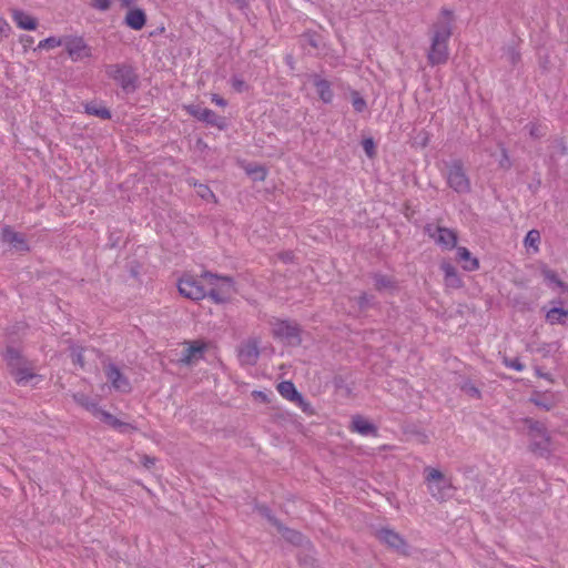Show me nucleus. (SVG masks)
Returning <instances> with one entry per match:
<instances>
[{
	"label": "nucleus",
	"mask_w": 568,
	"mask_h": 568,
	"mask_svg": "<svg viewBox=\"0 0 568 568\" xmlns=\"http://www.w3.org/2000/svg\"><path fill=\"white\" fill-rule=\"evenodd\" d=\"M458 262L463 264L465 271H475L479 267V261L473 256L470 251H460L458 254Z\"/></svg>",
	"instance_id": "29"
},
{
	"label": "nucleus",
	"mask_w": 568,
	"mask_h": 568,
	"mask_svg": "<svg viewBox=\"0 0 568 568\" xmlns=\"http://www.w3.org/2000/svg\"><path fill=\"white\" fill-rule=\"evenodd\" d=\"M293 403H295L304 413L312 415L314 414V409L312 405L304 399L302 394L300 395V399H295Z\"/></svg>",
	"instance_id": "42"
},
{
	"label": "nucleus",
	"mask_w": 568,
	"mask_h": 568,
	"mask_svg": "<svg viewBox=\"0 0 568 568\" xmlns=\"http://www.w3.org/2000/svg\"><path fill=\"white\" fill-rule=\"evenodd\" d=\"M4 359L8 363V366L11 368L20 365L22 363V357L20 355V352L14 347H8L4 353Z\"/></svg>",
	"instance_id": "32"
},
{
	"label": "nucleus",
	"mask_w": 568,
	"mask_h": 568,
	"mask_svg": "<svg viewBox=\"0 0 568 568\" xmlns=\"http://www.w3.org/2000/svg\"><path fill=\"white\" fill-rule=\"evenodd\" d=\"M352 105L356 112H363L366 109V101L361 97L357 91H353L351 94Z\"/></svg>",
	"instance_id": "37"
},
{
	"label": "nucleus",
	"mask_w": 568,
	"mask_h": 568,
	"mask_svg": "<svg viewBox=\"0 0 568 568\" xmlns=\"http://www.w3.org/2000/svg\"><path fill=\"white\" fill-rule=\"evenodd\" d=\"M84 109H85V113H88L89 115H94V116H98V118L104 119V120L111 118V112L103 105L88 103V104H85Z\"/></svg>",
	"instance_id": "30"
},
{
	"label": "nucleus",
	"mask_w": 568,
	"mask_h": 568,
	"mask_svg": "<svg viewBox=\"0 0 568 568\" xmlns=\"http://www.w3.org/2000/svg\"><path fill=\"white\" fill-rule=\"evenodd\" d=\"M525 424L530 437V449L541 457L548 456L551 453V439L545 424L532 418H526Z\"/></svg>",
	"instance_id": "2"
},
{
	"label": "nucleus",
	"mask_w": 568,
	"mask_h": 568,
	"mask_svg": "<svg viewBox=\"0 0 568 568\" xmlns=\"http://www.w3.org/2000/svg\"><path fill=\"white\" fill-rule=\"evenodd\" d=\"M122 7L130 8L134 0H119Z\"/></svg>",
	"instance_id": "53"
},
{
	"label": "nucleus",
	"mask_w": 568,
	"mask_h": 568,
	"mask_svg": "<svg viewBox=\"0 0 568 568\" xmlns=\"http://www.w3.org/2000/svg\"><path fill=\"white\" fill-rule=\"evenodd\" d=\"M540 272H541L544 280L547 282V284L549 286H555V287L559 288L560 292H562V293L568 291V284L562 282L555 271H552L549 267L544 265L541 267Z\"/></svg>",
	"instance_id": "21"
},
{
	"label": "nucleus",
	"mask_w": 568,
	"mask_h": 568,
	"mask_svg": "<svg viewBox=\"0 0 568 568\" xmlns=\"http://www.w3.org/2000/svg\"><path fill=\"white\" fill-rule=\"evenodd\" d=\"M257 511L265 517L273 526H275L278 530L283 529V524L273 516L272 511L267 506L261 505L256 507Z\"/></svg>",
	"instance_id": "35"
},
{
	"label": "nucleus",
	"mask_w": 568,
	"mask_h": 568,
	"mask_svg": "<svg viewBox=\"0 0 568 568\" xmlns=\"http://www.w3.org/2000/svg\"><path fill=\"white\" fill-rule=\"evenodd\" d=\"M376 538L385 544L388 548L397 551L402 555H407V542L406 540L395 530L384 527L375 532Z\"/></svg>",
	"instance_id": "9"
},
{
	"label": "nucleus",
	"mask_w": 568,
	"mask_h": 568,
	"mask_svg": "<svg viewBox=\"0 0 568 568\" xmlns=\"http://www.w3.org/2000/svg\"><path fill=\"white\" fill-rule=\"evenodd\" d=\"M11 33V27L8 21L0 17V37H9Z\"/></svg>",
	"instance_id": "45"
},
{
	"label": "nucleus",
	"mask_w": 568,
	"mask_h": 568,
	"mask_svg": "<svg viewBox=\"0 0 568 568\" xmlns=\"http://www.w3.org/2000/svg\"><path fill=\"white\" fill-rule=\"evenodd\" d=\"M247 173L253 175L254 179L260 180V181H264L267 175V171L263 166H255L252 169H247Z\"/></svg>",
	"instance_id": "41"
},
{
	"label": "nucleus",
	"mask_w": 568,
	"mask_h": 568,
	"mask_svg": "<svg viewBox=\"0 0 568 568\" xmlns=\"http://www.w3.org/2000/svg\"><path fill=\"white\" fill-rule=\"evenodd\" d=\"M73 399L77 404L91 412L94 416H98L101 412V408L98 406V404L91 400L90 397L83 393L73 394Z\"/></svg>",
	"instance_id": "25"
},
{
	"label": "nucleus",
	"mask_w": 568,
	"mask_h": 568,
	"mask_svg": "<svg viewBox=\"0 0 568 568\" xmlns=\"http://www.w3.org/2000/svg\"><path fill=\"white\" fill-rule=\"evenodd\" d=\"M97 417L102 419L104 423L110 425L112 428L120 430L121 433H125L129 430H136V427H134L133 425H131L129 423L121 422L119 418H116L115 416H113L112 414H110L106 410L101 409V412L99 413V415Z\"/></svg>",
	"instance_id": "19"
},
{
	"label": "nucleus",
	"mask_w": 568,
	"mask_h": 568,
	"mask_svg": "<svg viewBox=\"0 0 568 568\" xmlns=\"http://www.w3.org/2000/svg\"><path fill=\"white\" fill-rule=\"evenodd\" d=\"M453 12L448 9H443L438 20L433 24L430 47L427 52V60L430 65L445 64L448 61V41L453 33Z\"/></svg>",
	"instance_id": "1"
},
{
	"label": "nucleus",
	"mask_w": 568,
	"mask_h": 568,
	"mask_svg": "<svg viewBox=\"0 0 568 568\" xmlns=\"http://www.w3.org/2000/svg\"><path fill=\"white\" fill-rule=\"evenodd\" d=\"M181 295L193 301H200L206 296L204 286L193 276H183L178 284Z\"/></svg>",
	"instance_id": "10"
},
{
	"label": "nucleus",
	"mask_w": 568,
	"mask_h": 568,
	"mask_svg": "<svg viewBox=\"0 0 568 568\" xmlns=\"http://www.w3.org/2000/svg\"><path fill=\"white\" fill-rule=\"evenodd\" d=\"M546 321L550 325L568 326V311L562 307H552L546 313Z\"/></svg>",
	"instance_id": "22"
},
{
	"label": "nucleus",
	"mask_w": 568,
	"mask_h": 568,
	"mask_svg": "<svg viewBox=\"0 0 568 568\" xmlns=\"http://www.w3.org/2000/svg\"><path fill=\"white\" fill-rule=\"evenodd\" d=\"M314 87L317 90L320 99L324 103H331L332 102V100H333V91L331 89V83L327 80L322 79L320 77H315L314 78Z\"/></svg>",
	"instance_id": "23"
},
{
	"label": "nucleus",
	"mask_w": 568,
	"mask_h": 568,
	"mask_svg": "<svg viewBox=\"0 0 568 568\" xmlns=\"http://www.w3.org/2000/svg\"><path fill=\"white\" fill-rule=\"evenodd\" d=\"M140 463L150 469L155 465V458L144 454L140 456Z\"/></svg>",
	"instance_id": "46"
},
{
	"label": "nucleus",
	"mask_w": 568,
	"mask_h": 568,
	"mask_svg": "<svg viewBox=\"0 0 568 568\" xmlns=\"http://www.w3.org/2000/svg\"><path fill=\"white\" fill-rule=\"evenodd\" d=\"M424 473L425 483L430 496L434 499L442 503L452 496L450 491L454 489L452 480L447 478L439 469L426 467Z\"/></svg>",
	"instance_id": "3"
},
{
	"label": "nucleus",
	"mask_w": 568,
	"mask_h": 568,
	"mask_svg": "<svg viewBox=\"0 0 568 568\" xmlns=\"http://www.w3.org/2000/svg\"><path fill=\"white\" fill-rule=\"evenodd\" d=\"M193 185H194L196 193L200 197H202L205 201H212L214 203L217 202L215 194L207 185L202 184V183H195V182L193 183Z\"/></svg>",
	"instance_id": "33"
},
{
	"label": "nucleus",
	"mask_w": 568,
	"mask_h": 568,
	"mask_svg": "<svg viewBox=\"0 0 568 568\" xmlns=\"http://www.w3.org/2000/svg\"><path fill=\"white\" fill-rule=\"evenodd\" d=\"M203 352H204L203 344H201V345L192 344L183 351V356H182L181 361L185 364H191L194 361L201 358L203 355Z\"/></svg>",
	"instance_id": "26"
},
{
	"label": "nucleus",
	"mask_w": 568,
	"mask_h": 568,
	"mask_svg": "<svg viewBox=\"0 0 568 568\" xmlns=\"http://www.w3.org/2000/svg\"><path fill=\"white\" fill-rule=\"evenodd\" d=\"M425 232L443 248H454L457 244V234L454 230L428 224L425 226Z\"/></svg>",
	"instance_id": "8"
},
{
	"label": "nucleus",
	"mask_w": 568,
	"mask_h": 568,
	"mask_svg": "<svg viewBox=\"0 0 568 568\" xmlns=\"http://www.w3.org/2000/svg\"><path fill=\"white\" fill-rule=\"evenodd\" d=\"M211 101H212L214 104H216V105H219V106H221V108L226 106V101H225L223 98H221L219 94H212V97H211Z\"/></svg>",
	"instance_id": "49"
},
{
	"label": "nucleus",
	"mask_w": 568,
	"mask_h": 568,
	"mask_svg": "<svg viewBox=\"0 0 568 568\" xmlns=\"http://www.w3.org/2000/svg\"><path fill=\"white\" fill-rule=\"evenodd\" d=\"M64 41H65V37H63V38L49 37L47 39L41 40L38 43L37 49H40V50L55 49L58 47L64 45Z\"/></svg>",
	"instance_id": "31"
},
{
	"label": "nucleus",
	"mask_w": 568,
	"mask_h": 568,
	"mask_svg": "<svg viewBox=\"0 0 568 568\" xmlns=\"http://www.w3.org/2000/svg\"><path fill=\"white\" fill-rule=\"evenodd\" d=\"M21 42H23L24 45L31 44L33 42V39L31 37H26L21 39Z\"/></svg>",
	"instance_id": "54"
},
{
	"label": "nucleus",
	"mask_w": 568,
	"mask_h": 568,
	"mask_svg": "<svg viewBox=\"0 0 568 568\" xmlns=\"http://www.w3.org/2000/svg\"><path fill=\"white\" fill-rule=\"evenodd\" d=\"M1 240L3 244L11 246L24 245L26 239L22 233L14 231L11 226H4L1 231Z\"/></svg>",
	"instance_id": "20"
},
{
	"label": "nucleus",
	"mask_w": 568,
	"mask_h": 568,
	"mask_svg": "<svg viewBox=\"0 0 568 568\" xmlns=\"http://www.w3.org/2000/svg\"><path fill=\"white\" fill-rule=\"evenodd\" d=\"M531 400H532L537 406L542 407V408H545L546 410H550V409H551V405H550V404H548V403H546V402H544V400L535 399V398H532Z\"/></svg>",
	"instance_id": "51"
},
{
	"label": "nucleus",
	"mask_w": 568,
	"mask_h": 568,
	"mask_svg": "<svg viewBox=\"0 0 568 568\" xmlns=\"http://www.w3.org/2000/svg\"><path fill=\"white\" fill-rule=\"evenodd\" d=\"M64 47L72 61H79L91 57V48L81 37H65Z\"/></svg>",
	"instance_id": "11"
},
{
	"label": "nucleus",
	"mask_w": 568,
	"mask_h": 568,
	"mask_svg": "<svg viewBox=\"0 0 568 568\" xmlns=\"http://www.w3.org/2000/svg\"><path fill=\"white\" fill-rule=\"evenodd\" d=\"M184 109L189 114H191L200 121L206 122L207 124L216 126L221 130L225 128L224 119L217 116L212 110L207 108H201L195 104H189L184 105Z\"/></svg>",
	"instance_id": "12"
},
{
	"label": "nucleus",
	"mask_w": 568,
	"mask_h": 568,
	"mask_svg": "<svg viewBox=\"0 0 568 568\" xmlns=\"http://www.w3.org/2000/svg\"><path fill=\"white\" fill-rule=\"evenodd\" d=\"M440 270L444 273V282L447 287L459 288L463 286V281L453 264L443 261L440 264Z\"/></svg>",
	"instance_id": "18"
},
{
	"label": "nucleus",
	"mask_w": 568,
	"mask_h": 568,
	"mask_svg": "<svg viewBox=\"0 0 568 568\" xmlns=\"http://www.w3.org/2000/svg\"><path fill=\"white\" fill-rule=\"evenodd\" d=\"M272 334L275 338L288 345H300L302 343L301 327L295 322L275 320L272 322Z\"/></svg>",
	"instance_id": "5"
},
{
	"label": "nucleus",
	"mask_w": 568,
	"mask_h": 568,
	"mask_svg": "<svg viewBox=\"0 0 568 568\" xmlns=\"http://www.w3.org/2000/svg\"><path fill=\"white\" fill-rule=\"evenodd\" d=\"M371 276L377 292L382 294H394L398 291L397 281L393 276L379 272L373 273Z\"/></svg>",
	"instance_id": "15"
},
{
	"label": "nucleus",
	"mask_w": 568,
	"mask_h": 568,
	"mask_svg": "<svg viewBox=\"0 0 568 568\" xmlns=\"http://www.w3.org/2000/svg\"><path fill=\"white\" fill-rule=\"evenodd\" d=\"M231 84L236 92H243L246 90L245 81L241 78L234 77L231 80Z\"/></svg>",
	"instance_id": "44"
},
{
	"label": "nucleus",
	"mask_w": 568,
	"mask_h": 568,
	"mask_svg": "<svg viewBox=\"0 0 568 568\" xmlns=\"http://www.w3.org/2000/svg\"><path fill=\"white\" fill-rule=\"evenodd\" d=\"M352 430L361 435L367 436L371 434H375L376 427L372 423L364 419L363 417L356 416L352 420Z\"/></svg>",
	"instance_id": "24"
},
{
	"label": "nucleus",
	"mask_w": 568,
	"mask_h": 568,
	"mask_svg": "<svg viewBox=\"0 0 568 568\" xmlns=\"http://www.w3.org/2000/svg\"><path fill=\"white\" fill-rule=\"evenodd\" d=\"M105 376L108 381L111 383L112 387L116 390L129 393L131 390V385L129 379L121 373L119 367L114 364H109L105 367Z\"/></svg>",
	"instance_id": "13"
},
{
	"label": "nucleus",
	"mask_w": 568,
	"mask_h": 568,
	"mask_svg": "<svg viewBox=\"0 0 568 568\" xmlns=\"http://www.w3.org/2000/svg\"><path fill=\"white\" fill-rule=\"evenodd\" d=\"M278 531L282 534V536H283L286 540H288V541H290V542H292V544H296V545H298V544H301V542H302V540H303V536H302V534H301V532H298V531H296V530H294V529H290V528H287V527H284V526H283V529H282V530H278Z\"/></svg>",
	"instance_id": "36"
},
{
	"label": "nucleus",
	"mask_w": 568,
	"mask_h": 568,
	"mask_svg": "<svg viewBox=\"0 0 568 568\" xmlns=\"http://www.w3.org/2000/svg\"><path fill=\"white\" fill-rule=\"evenodd\" d=\"M202 277L207 278L212 287L206 291L215 303H224L233 292V278L230 276H220L211 272H204Z\"/></svg>",
	"instance_id": "4"
},
{
	"label": "nucleus",
	"mask_w": 568,
	"mask_h": 568,
	"mask_svg": "<svg viewBox=\"0 0 568 568\" xmlns=\"http://www.w3.org/2000/svg\"><path fill=\"white\" fill-rule=\"evenodd\" d=\"M540 244V232L538 230H530L525 240L524 245L526 248H538Z\"/></svg>",
	"instance_id": "34"
},
{
	"label": "nucleus",
	"mask_w": 568,
	"mask_h": 568,
	"mask_svg": "<svg viewBox=\"0 0 568 568\" xmlns=\"http://www.w3.org/2000/svg\"><path fill=\"white\" fill-rule=\"evenodd\" d=\"M545 134V129L541 126V125H538V124H530V135L532 136H541Z\"/></svg>",
	"instance_id": "48"
},
{
	"label": "nucleus",
	"mask_w": 568,
	"mask_h": 568,
	"mask_svg": "<svg viewBox=\"0 0 568 568\" xmlns=\"http://www.w3.org/2000/svg\"><path fill=\"white\" fill-rule=\"evenodd\" d=\"M260 357L258 342L250 339L239 348V359L243 365H255Z\"/></svg>",
	"instance_id": "14"
},
{
	"label": "nucleus",
	"mask_w": 568,
	"mask_h": 568,
	"mask_svg": "<svg viewBox=\"0 0 568 568\" xmlns=\"http://www.w3.org/2000/svg\"><path fill=\"white\" fill-rule=\"evenodd\" d=\"M277 390L281 394V396H283L284 398H286L291 402H294L295 399H300L301 393L297 392L295 385L290 381L281 382L277 385Z\"/></svg>",
	"instance_id": "28"
},
{
	"label": "nucleus",
	"mask_w": 568,
	"mask_h": 568,
	"mask_svg": "<svg viewBox=\"0 0 568 568\" xmlns=\"http://www.w3.org/2000/svg\"><path fill=\"white\" fill-rule=\"evenodd\" d=\"M503 363L506 367L515 369L517 372H521L525 368V365L521 363L519 357H514V358L504 357Z\"/></svg>",
	"instance_id": "38"
},
{
	"label": "nucleus",
	"mask_w": 568,
	"mask_h": 568,
	"mask_svg": "<svg viewBox=\"0 0 568 568\" xmlns=\"http://www.w3.org/2000/svg\"><path fill=\"white\" fill-rule=\"evenodd\" d=\"M113 0H92L91 6L99 11H106L111 8Z\"/></svg>",
	"instance_id": "43"
},
{
	"label": "nucleus",
	"mask_w": 568,
	"mask_h": 568,
	"mask_svg": "<svg viewBox=\"0 0 568 568\" xmlns=\"http://www.w3.org/2000/svg\"><path fill=\"white\" fill-rule=\"evenodd\" d=\"M373 301V296H369L367 293H362L358 297V305L361 308L367 307Z\"/></svg>",
	"instance_id": "47"
},
{
	"label": "nucleus",
	"mask_w": 568,
	"mask_h": 568,
	"mask_svg": "<svg viewBox=\"0 0 568 568\" xmlns=\"http://www.w3.org/2000/svg\"><path fill=\"white\" fill-rule=\"evenodd\" d=\"M11 374L16 377L18 384L26 385L37 377L28 367L20 365L11 368Z\"/></svg>",
	"instance_id": "27"
},
{
	"label": "nucleus",
	"mask_w": 568,
	"mask_h": 568,
	"mask_svg": "<svg viewBox=\"0 0 568 568\" xmlns=\"http://www.w3.org/2000/svg\"><path fill=\"white\" fill-rule=\"evenodd\" d=\"M139 268H140L139 263L133 261L132 265L130 266V273H131L132 277H138L139 276V273H140Z\"/></svg>",
	"instance_id": "50"
},
{
	"label": "nucleus",
	"mask_w": 568,
	"mask_h": 568,
	"mask_svg": "<svg viewBox=\"0 0 568 568\" xmlns=\"http://www.w3.org/2000/svg\"><path fill=\"white\" fill-rule=\"evenodd\" d=\"M124 23L132 30L139 31L143 29L146 23V14L140 8H131L124 17Z\"/></svg>",
	"instance_id": "16"
},
{
	"label": "nucleus",
	"mask_w": 568,
	"mask_h": 568,
	"mask_svg": "<svg viewBox=\"0 0 568 568\" xmlns=\"http://www.w3.org/2000/svg\"><path fill=\"white\" fill-rule=\"evenodd\" d=\"M74 363H78L80 364L81 366H83V355L81 352H79L75 357H74Z\"/></svg>",
	"instance_id": "52"
},
{
	"label": "nucleus",
	"mask_w": 568,
	"mask_h": 568,
	"mask_svg": "<svg viewBox=\"0 0 568 568\" xmlns=\"http://www.w3.org/2000/svg\"><path fill=\"white\" fill-rule=\"evenodd\" d=\"M11 18L19 29L33 31L38 27V20L22 10L12 9Z\"/></svg>",
	"instance_id": "17"
},
{
	"label": "nucleus",
	"mask_w": 568,
	"mask_h": 568,
	"mask_svg": "<svg viewBox=\"0 0 568 568\" xmlns=\"http://www.w3.org/2000/svg\"><path fill=\"white\" fill-rule=\"evenodd\" d=\"M362 145H363V149H364L366 155L368 158L373 159L376 154L375 143H374L373 139L369 138V139L363 140Z\"/></svg>",
	"instance_id": "40"
},
{
	"label": "nucleus",
	"mask_w": 568,
	"mask_h": 568,
	"mask_svg": "<svg viewBox=\"0 0 568 568\" xmlns=\"http://www.w3.org/2000/svg\"><path fill=\"white\" fill-rule=\"evenodd\" d=\"M448 185L458 193H467L470 191V181L459 160L449 163L446 173Z\"/></svg>",
	"instance_id": "6"
},
{
	"label": "nucleus",
	"mask_w": 568,
	"mask_h": 568,
	"mask_svg": "<svg viewBox=\"0 0 568 568\" xmlns=\"http://www.w3.org/2000/svg\"><path fill=\"white\" fill-rule=\"evenodd\" d=\"M105 73L124 90L135 89L136 75L132 68L124 64H110L105 68Z\"/></svg>",
	"instance_id": "7"
},
{
	"label": "nucleus",
	"mask_w": 568,
	"mask_h": 568,
	"mask_svg": "<svg viewBox=\"0 0 568 568\" xmlns=\"http://www.w3.org/2000/svg\"><path fill=\"white\" fill-rule=\"evenodd\" d=\"M462 389L471 397L480 398V390L470 382L464 383Z\"/></svg>",
	"instance_id": "39"
}]
</instances>
